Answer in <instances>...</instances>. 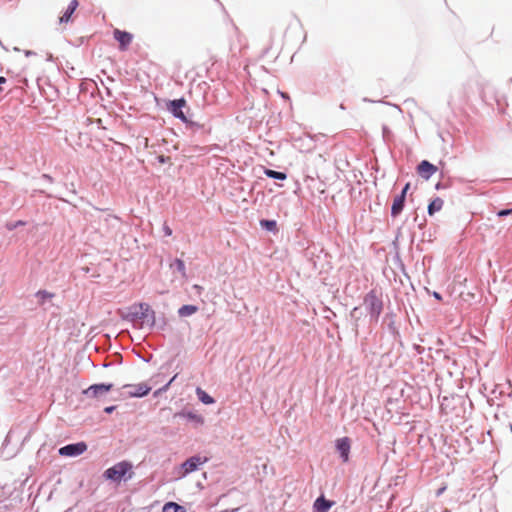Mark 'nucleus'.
I'll use <instances>...</instances> for the list:
<instances>
[{
    "mask_svg": "<svg viewBox=\"0 0 512 512\" xmlns=\"http://www.w3.org/2000/svg\"><path fill=\"white\" fill-rule=\"evenodd\" d=\"M443 200L439 197L433 199L428 205V213L429 215H433L434 213L440 211L443 208Z\"/></svg>",
    "mask_w": 512,
    "mask_h": 512,
    "instance_id": "obj_15",
    "label": "nucleus"
},
{
    "mask_svg": "<svg viewBox=\"0 0 512 512\" xmlns=\"http://www.w3.org/2000/svg\"><path fill=\"white\" fill-rule=\"evenodd\" d=\"M175 378H176V375L162 389L157 391L156 394L161 392V391H166L168 389V387L170 386V384L175 380Z\"/></svg>",
    "mask_w": 512,
    "mask_h": 512,
    "instance_id": "obj_23",
    "label": "nucleus"
},
{
    "mask_svg": "<svg viewBox=\"0 0 512 512\" xmlns=\"http://www.w3.org/2000/svg\"><path fill=\"white\" fill-rule=\"evenodd\" d=\"M133 475V466L128 461L118 462L104 472V477L113 482L127 481L131 479Z\"/></svg>",
    "mask_w": 512,
    "mask_h": 512,
    "instance_id": "obj_1",
    "label": "nucleus"
},
{
    "mask_svg": "<svg viewBox=\"0 0 512 512\" xmlns=\"http://www.w3.org/2000/svg\"><path fill=\"white\" fill-rule=\"evenodd\" d=\"M333 505V502L326 500L324 497H319L314 502V509L316 512H328Z\"/></svg>",
    "mask_w": 512,
    "mask_h": 512,
    "instance_id": "obj_13",
    "label": "nucleus"
},
{
    "mask_svg": "<svg viewBox=\"0 0 512 512\" xmlns=\"http://www.w3.org/2000/svg\"><path fill=\"white\" fill-rule=\"evenodd\" d=\"M265 175L269 178L278 179V180H285L287 178L286 174L283 172H278L271 169L265 170Z\"/></svg>",
    "mask_w": 512,
    "mask_h": 512,
    "instance_id": "obj_18",
    "label": "nucleus"
},
{
    "mask_svg": "<svg viewBox=\"0 0 512 512\" xmlns=\"http://www.w3.org/2000/svg\"><path fill=\"white\" fill-rule=\"evenodd\" d=\"M77 7H78V1L72 0L69 4L67 10L65 11V13L60 17V22L61 23L69 22L72 14L75 12Z\"/></svg>",
    "mask_w": 512,
    "mask_h": 512,
    "instance_id": "obj_14",
    "label": "nucleus"
},
{
    "mask_svg": "<svg viewBox=\"0 0 512 512\" xmlns=\"http://www.w3.org/2000/svg\"><path fill=\"white\" fill-rule=\"evenodd\" d=\"M510 429H511V432H512V425H511Z\"/></svg>",
    "mask_w": 512,
    "mask_h": 512,
    "instance_id": "obj_31",
    "label": "nucleus"
},
{
    "mask_svg": "<svg viewBox=\"0 0 512 512\" xmlns=\"http://www.w3.org/2000/svg\"><path fill=\"white\" fill-rule=\"evenodd\" d=\"M163 512H184V510L180 505L174 502H169L164 505Z\"/></svg>",
    "mask_w": 512,
    "mask_h": 512,
    "instance_id": "obj_19",
    "label": "nucleus"
},
{
    "mask_svg": "<svg viewBox=\"0 0 512 512\" xmlns=\"http://www.w3.org/2000/svg\"><path fill=\"white\" fill-rule=\"evenodd\" d=\"M409 188H410V183H407V184L404 186V188H403V190H402V192H401V194H400V195H404V197L406 198V194H407V192H408Z\"/></svg>",
    "mask_w": 512,
    "mask_h": 512,
    "instance_id": "obj_25",
    "label": "nucleus"
},
{
    "mask_svg": "<svg viewBox=\"0 0 512 512\" xmlns=\"http://www.w3.org/2000/svg\"><path fill=\"white\" fill-rule=\"evenodd\" d=\"M115 410V406H109L104 409L106 413H112Z\"/></svg>",
    "mask_w": 512,
    "mask_h": 512,
    "instance_id": "obj_27",
    "label": "nucleus"
},
{
    "mask_svg": "<svg viewBox=\"0 0 512 512\" xmlns=\"http://www.w3.org/2000/svg\"><path fill=\"white\" fill-rule=\"evenodd\" d=\"M38 304L43 306L44 309H47L49 307L53 306V298L54 294L46 291H39L36 294Z\"/></svg>",
    "mask_w": 512,
    "mask_h": 512,
    "instance_id": "obj_11",
    "label": "nucleus"
},
{
    "mask_svg": "<svg viewBox=\"0 0 512 512\" xmlns=\"http://www.w3.org/2000/svg\"><path fill=\"white\" fill-rule=\"evenodd\" d=\"M193 288H194V289H196V290H197V292H198L199 294H200V293L202 292V290H203V287H202V286H200V285H197V284H195V285L193 286Z\"/></svg>",
    "mask_w": 512,
    "mask_h": 512,
    "instance_id": "obj_28",
    "label": "nucleus"
},
{
    "mask_svg": "<svg viewBox=\"0 0 512 512\" xmlns=\"http://www.w3.org/2000/svg\"><path fill=\"white\" fill-rule=\"evenodd\" d=\"M145 146H148V139L145 138Z\"/></svg>",
    "mask_w": 512,
    "mask_h": 512,
    "instance_id": "obj_30",
    "label": "nucleus"
},
{
    "mask_svg": "<svg viewBox=\"0 0 512 512\" xmlns=\"http://www.w3.org/2000/svg\"><path fill=\"white\" fill-rule=\"evenodd\" d=\"M163 230H164L165 235H167V236L172 235V230L168 225H164Z\"/></svg>",
    "mask_w": 512,
    "mask_h": 512,
    "instance_id": "obj_24",
    "label": "nucleus"
},
{
    "mask_svg": "<svg viewBox=\"0 0 512 512\" xmlns=\"http://www.w3.org/2000/svg\"><path fill=\"white\" fill-rule=\"evenodd\" d=\"M197 311H198V307L195 305H183L181 308H179L178 314L181 317H187V316L193 315Z\"/></svg>",
    "mask_w": 512,
    "mask_h": 512,
    "instance_id": "obj_16",
    "label": "nucleus"
},
{
    "mask_svg": "<svg viewBox=\"0 0 512 512\" xmlns=\"http://www.w3.org/2000/svg\"><path fill=\"white\" fill-rule=\"evenodd\" d=\"M208 459L201 456H192L187 459L180 467L178 475L185 477L189 473H192L198 469V466L205 463Z\"/></svg>",
    "mask_w": 512,
    "mask_h": 512,
    "instance_id": "obj_3",
    "label": "nucleus"
},
{
    "mask_svg": "<svg viewBox=\"0 0 512 512\" xmlns=\"http://www.w3.org/2000/svg\"><path fill=\"white\" fill-rule=\"evenodd\" d=\"M404 204H405V197H404V195L396 196L394 198V200H393V203H392L391 216L392 217H397L403 211Z\"/></svg>",
    "mask_w": 512,
    "mask_h": 512,
    "instance_id": "obj_12",
    "label": "nucleus"
},
{
    "mask_svg": "<svg viewBox=\"0 0 512 512\" xmlns=\"http://www.w3.org/2000/svg\"><path fill=\"white\" fill-rule=\"evenodd\" d=\"M125 391V394L129 397H142L147 395L151 387L148 386L146 383H139V384H127L122 387Z\"/></svg>",
    "mask_w": 512,
    "mask_h": 512,
    "instance_id": "obj_4",
    "label": "nucleus"
},
{
    "mask_svg": "<svg viewBox=\"0 0 512 512\" xmlns=\"http://www.w3.org/2000/svg\"><path fill=\"white\" fill-rule=\"evenodd\" d=\"M112 384H95L90 386L87 390L84 391L85 394L91 395L93 397H97L102 395L112 389Z\"/></svg>",
    "mask_w": 512,
    "mask_h": 512,
    "instance_id": "obj_10",
    "label": "nucleus"
},
{
    "mask_svg": "<svg viewBox=\"0 0 512 512\" xmlns=\"http://www.w3.org/2000/svg\"><path fill=\"white\" fill-rule=\"evenodd\" d=\"M113 35L114 38L119 42V49L122 51H125L128 48L133 39L132 34L126 31H121L119 29H115Z\"/></svg>",
    "mask_w": 512,
    "mask_h": 512,
    "instance_id": "obj_6",
    "label": "nucleus"
},
{
    "mask_svg": "<svg viewBox=\"0 0 512 512\" xmlns=\"http://www.w3.org/2000/svg\"><path fill=\"white\" fill-rule=\"evenodd\" d=\"M186 101L184 99H177L170 102L168 109L177 118L182 121H187L185 114L183 113V107H185Z\"/></svg>",
    "mask_w": 512,
    "mask_h": 512,
    "instance_id": "obj_7",
    "label": "nucleus"
},
{
    "mask_svg": "<svg viewBox=\"0 0 512 512\" xmlns=\"http://www.w3.org/2000/svg\"><path fill=\"white\" fill-rule=\"evenodd\" d=\"M7 82L6 78L3 76H0V92L2 91V85Z\"/></svg>",
    "mask_w": 512,
    "mask_h": 512,
    "instance_id": "obj_26",
    "label": "nucleus"
},
{
    "mask_svg": "<svg viewBox=\"0 0 512 512\" xmlns=\"http://www.w3.org/2000/svg\"><path fill=\"white\" fill-rule=\"evenodd\" d=\"M364 305L368 310L371 318L377 321L383 310V303L380 295L377 293L376 290H371L369 293L366 294V296L364 297Z\"/></svg>",
    "mask_w": 512,
    "mask_h": 512,
    "instance_id": "obj_2",
    "label": "nucleus"
},
{
    "mask_svg": "<svg viewBox=\"0 0 512 512\" xmlns=\"http://www.w3.org/2000/svg\"><path fill=\"white\" fill-rule=\"evenodd\" d=\"M511 213H512V209H504V210H500L498 212V216L503 217V216L510 215Z\"/></svg>",
    "mask_w": 512,
    "mask_h": 512,
    "instance_id": "obj_21",
    "label": "nucleus"
},
{
    "mask_svg": "<svg viewBox=\"0 0 512 512\" xmlns=\"http://www.w3.org/2000/svg\"><path fill=\"white\" fill-rule=\"evenodd\" d=\"M196 394L198 396V399L204 404L209 405L215 402L214 399L200 387L196 389Z\"/></svg>",
    "mask_w": 512,
    "mask_h": 512,
    "instance_id": "obj_17",
    "label": "nucleus"
},
{
    "mask_svg": "<svg viewBox=\"0 0 512 512\" xmlns=\"http://www.w3.org/2000/svg\"><path fill=\"white\" fill-rule=\"evenodd\" d=\"M262 225H265L266 227H268L269 229H271L272 227L275 226V221H262L261 222Z\"/></svg>",
    "mask_w": 512,
    "mask_h": 512,
    "instance_id": "obj_22",
    "label": "nucleus"
},
{
    "mask_svg": "<svg viewBox=\"0 0 512 512\" xmlns=\"http://www.w3.org/2000/svg\"><path fill=\"white\" fill-rule=\"evenodd\" d=\"M87 450V445L84 442L69 444L59 449V454L65 457H74L81 455Z\"/></svg>",
    "mask_w": 512,
    "mask_h": 512,
    "instance_id": "obj_5",
    "label": "nucleus"
},
{
    "mask_svg": "<svg viewBox=\"0 0 512 512\" xmlns=\"http://www.w3.org/2000/svg\"><path fill=\"white\" fill-rule=\"evenodd\" d=\"M419 175L425 179H429L434 173L437 172V167L428 162L427 160H423L417 168Z\"/></svg>",
    "mask_w": 512,
    "mask_h": 512,
    "instance_id": "obj_9",
    "label": "nucleus"
},
{
    "mask_svg": "<svg viewBox=\"0 0 512 512\" xmlns=\"http://www.w3.org/2000/svg\"><path fill=\"white\" fill-rule=\"evenodd\" d=\"M175 264H176V266H177V269H178V270H179L183 275H185V274H186V269H185L184 261H182L181 259H176Z\"/></svg>",
    "mask_w": 512,
    "mask_h": 512,
    "instance_id": "obj_20",
    "label": "nucleus"
},
{
    "mask_svg": "<svg viewBox=\"0 0 512 512\" xmlns=\"http://www.w3.org/2000/svg\"><path fill=\"white\" fill-rule=\"evenodd\" d=\"M336 447L343 459V462H347L349 460V452L351 447L350 439L348 437L338 439L336 442Z\"/></svg>",
    "mask_w": 512,
    "mask_h": 512,
    "instance_id": "obj_8",
    "label": "nucleus"
},
{
    "mask_svg": "<svg viewBox=\"0 0 512 512\" xmlns=\"http://www.w3.org/2000/svg\"><path fill=\"white\" fill-rule=\"evenodd\" d=\"M433 295H434V297H435L436 299H438V300H441V299H442L441 295H440L439 293H437V292H434V294H433Z\"/></svg>",
    "mask_w": 512,
    "mask_h": 512,
    "instance_id": "obj_29",
    "label": "nucleus"
}]
</instances>
